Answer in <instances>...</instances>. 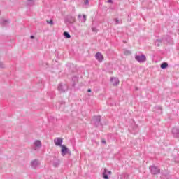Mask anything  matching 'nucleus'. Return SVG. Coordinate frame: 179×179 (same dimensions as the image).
<instances>
[{
    "instance_id": "8",
    "label": "nucleus",
    "mask_w": 179,
    "mask_h": 179,
    "mask_svg": "<svg viewBox=\"0 0 179 179\" xmlns=\"http://www.w3.org/2000/svg\"><path fill=\"white\" fill-rule=\"evenodd\" d=\"M61 148H62V150H61L62 156H65V155L71 152V150H69V149L65 145H62Z\"/></svg>"
},
{
    "instance_id": "24",
    "label": "nucleus",
    "mask_w": 179,
    "mask_h": 179,
    "mask_svg": "<svg viewBox=\"0 0 179 179\" xmlns=\"http://www.w3.org/2000/svg\"><path fill=\"white\" fill-rule=\"evenodd\" d=\"M83 22H86V15H83Z\"/></svg>"
},
{
    "instance_id": "33",
    "label": "nucleus",
    "mask_w": 179,
    "mask_h": 179,
    "mask_svg": "<svg viewBox=\"0 0 179 179\" xmlns=\"http://www.w3.org/2000/svg\"><path fill=\"white\" fill-rule=\"evenodd\" d=\"M72 22H75V17H72Z\"/></svg>"
},
{
    "instance_id": "13",
    "label": "nucleus",
    "mask_w": 179,
    "mask_h": 179,
    "mask_svg": "<svg viewBox=\"0 0 179 179\" xmlns=\"http://www.w3.org/2000/svg\"><path fill=\"white\" fill-rule=\"evenodd\" d=\"M34 144V146H36V148H41V141H40L39 140L35 141Z\"/></svg>"
},
{
    "instance_id": "1",
    "label": "nucleus",
    "mask_w": 179,
    "mask_h": 179,
    "mask_svg": "<svg viewBox=\"0 0 179 179\" xmlns=\"http://www.w3.org/2000/svg\"><path fill=\"white\" fill-rule=\"evenodd\" d=\"M135 59L137 62H139V64H143L146 62V56L144 54L136 55Z\"/></svg>"
},
{
    "instance_id": "15",
    "label": "nucleus",
    "mask_w": 179,
    "mask_h": 179,
    "mask_svg": "<svg viewBox=\"0 0 179 179\" xmlns=\"http://www.w3.org/2000/svg\"><path fill=\"white\" fill-rule=\"evenodd\" d=\"M169 66V64L167 62H163L161 65H160V68L162 69H166V68H167Z\"/></svg>"
},
{
    "instance_id": "5",
    "label": "nucleus",
    "mask_w": 179,
    "mask_h": 179,
    "mask_svg": "<svg viewBox=\"0 0 179 179\" xmlns=\"http://www.w3.org/2000/svg\"><path fill=\"white\" fill-rule=\"evenodd\" d=\"M40 164H41V163L38 159H34L31 162L32 169H38V167H40Z\"/></svg>"
},
{
    "instance_id": "11",
    "label": "nucleus",
    "mask_w": 179,
    "mask_h": 179,
    "mask_svg": "<svg viewBox=\"0 0 179 179\" xmlns=\"http://www.w3.org/2000/svg\"><path fill=\"white\" fill-rule=\"evenodd\" d=\"M172 134L174 138H179V129L174 127L172 129Z\"/></svg>"
},
{
    "instance_id": "32",
    "label": "nucleus",
    "mask_w": 179,
    "mask_h": 179,
    "mask_svg": "<svg viewBox=\"0 0 179 179\" xmlns=\"http://www.w3.org/2000/svg\"><path fill=\"white\" fill-rule=\"evenodd\" d=\"M3 22H4V23H8V20H4Z\"/></svg>"
},
{
    "instance_id": "12",
    "label": "nucleus",
    "mask_w": 179,
    "mask_h": 179,
    "mask_svg": "<svg viewBox=\"0 0 179 179\" xmlns=\"http://www.w3.org/2000/svg\"><path fill=\"white\" fill-rule=\"evenodd\" d=\"M59 164H61V161H59V159H55L53 161L54 167H59Z\"/></svg>"
},
{
    "instance_id": "10",
    "label": "nucleus",
    "mask_w": 179,
    "mask_h": 179,
    "mask_svg": "<svg viewBox=\"0 0 179 179\" xmlns=\"http://www.w3.org/2000/svg\"><path fill=\"white\" fill-rule=\"evenodd\" d=\"M110 80L112 82L113 86H118L120 85V80L117 78L112 77Z\"/></svg>"
},
{
    "instance_id": "36",
    "label": "nucleus",
    "mask_w": 179,
    "mask_h": 179,
    "mask_svg": "<svg viewBox=\"0 0 179 179\" xmlns=\"http://www.w3.org/2000/svg\"><path fill=\"white\" fill-rule=\"evenodd\" d=\"M64 1H66V0H64Z\"/></svg>"
},
{
    "instance_id": "3",
    "label": "nucleus",
    "mask_w": 179,
    "mask_h": 179,
    "mask_svg": "<svg viewBox=\"0 0 179 179\" xmlns=\"http://www.w3.org/2000/svg\"><path fill=\"white\" fill-rule=\"evenodd\" d=\"M150 171H151V174H153L154 176L160 174V169H159L157 166H151Z\"/></svg>"
},
{
    "instance_id": "30",
    "label": "nucleus",
    "mask_w": 179,
    "mask_h": 179,
    "mask_svg": "<svg viewBox=\"0 0 179 179\" xmlns=\"http://www.w3.org/2000/svg\"><path fill=\"white\" fill-rule=\"evenodd\" d=\"M30 38H31V39L34 38V36L31 35V36H30Z\"/></svg>"
},
{
    "instance_id": "2",
    "label": "nucleus",
    "mask_w": 179,
    "mask_h": 179,
    "mask_svg": "<svg viewBox=\"0 0 179 179\" xmlns=\"http://www.w3.org/2000/svg\"><path fill=\"white\" fill-rule=\"evenodd\" d=\"M92 121L95 127H99V125H101V116H94Z\"/></svg>"
},
{
    "instance_id": "14",
    "label": "nucleus",
    "mask_w": 179,
    "mask_h": 179,
    "mask_svg": "<svg viewBox=\"0 0 179 179\" xmlns=\"http://www.w3.org/2000/svg\"><path fill=\"white\" fill-rule=\"evenodd\" d=\"M162 42H163V39H157L155 41V45H157V47H160Z\"/></svg>"
},
{
    "instance_id": "31",
    "label": "nucleus",
    "mask_w": 179,
    "mask_h": 179,
    "mask_svg": "<svg viewBox=\"0 0 179 179\" xmlns=\"http://www.w3.org/2000/svg\"><path fill=\"white\" fill-rule=\"evenodd\" d=\"M72 79H73V80H76L77 78H76V77H73Z\"/></svg>"
},
{
    "instance_id": "21",
    "label": "nucleus",
    "mask_w": 179,
    "mask_h": 179,
    "mask_svg": "<svg viewBox=\"0 0 179 179\" xmlns=\"http://www.w3.org/2000/svg\"><path fill=\"white\" fill-rule=\"evenodd\" d=\"M48 23L52 26V24H54V21H52V20H50V22H48Z\"/></svg>"
},
{
    "instance_id": "35",
    "label": "nucleus",
    "mask_w": 179,
    "mask_h": 179,
    "mask_svg": "<svg viewBox=\"0 0 179 179\" xmlns=\"http://www.w3.org/2000/svg\"><path fill=\"white\" fill-rule=\"evenodd\" d=\"M73 86H75V83H74V84H73Z\"/></svg>"
},
{
    "instance_id": "20",
    "label": "nucleus",
    "mask_w": 179,
    "mask_h": 179,
    "mask_svg": "<svg viewBox=\"0 0 179 179\" xmlns=\"http://www.w3.org/2000/svg\"><path fill=\"white\" fill-rule=\"evenodd\" d=\"M92 31H93L94 33H97V31H98L97 28H96V27H92Z\"/></svg>"
},
{
    "instance_id": "23",
    "label": "nucleus",
    "mask_w": 179,
    "mask_h": 179,
    "mask_svg": "<svg viewBox=\"0 0 179 179\" xmlns=\"http://www.w3.org/2000/svg\"><path fill=\"white\" fill-rule=\"evenodd\" d=\"M84 5H89V0H85Z\"/></svg>"
},
{
    "instance_id": "26",
    "label": "nucleus",
    "mask_w": 179,
    "mask_h": 179,
    "mask_svg": "<svg viewBox=\"0 0 179 179\" xmlns=\"http://www.w3.org/2000/svg\"><path fill=\"white\" fill-rule=\"evenodd\" d=\"M108 3H113V0H108Z\"/></svg>"
},
{
    "instance_id": "9",
    "label": "nucleus",
    "mask_w": 179,
    "mask_h": 179,
    "mask_svg": "<svg viewBox=\"0 0 179 179\" xmlns=\"http://www.w3.org/2000/svg\"><path fill=\"white\" fill-rule=\"evenodd\" d=\"M111 174V171H108L106 168L104 169L103 172V178L104 179H110L108 175Z\"/></svg>"
},
{
    "instance_id": "22",
    "label": "nucleus",
    "mask_w": 179,
    "mask_h": 179,
    "mask_svg": "<svg viewBox=\"0 0 179 179\" xmlns=\"http://www.w3.org/2000/svg\"><path fill=\"white\" fill-rule=\"evenodd\" d=\"M0 68H5V64L0 62Z\"/></svg>"
},
{
    "instance_id": "19",
    "label": "nucleus",
    "mask_w": 179,
    "mask_h": 179,
    "mask_svg": "<svg viewBox=\"0 0 179 179\" xmlns=\"http://www.w3.org/2000/svg\"><path fill=\"white\" fill-rule=\"evenodd\" d=\"M166 41H168V43H171L173 41V39H171V38H170V36H167L166 38Z\"/></svg>"
},
{
    "instance_id": "28",
    "label": "nucleus",
    "mask_w": 179,
    "mask_h": 179,
    "mask_svg": "<svg viewBox=\"0 0 179 179\" xmlns=\"http://www.w3.org/2000/svg\"><path fill=\"white\" fill-rule=\"evenodd\" d=\"M102 143H103V145H106V141H105V140H102Z\"/></svg>"
},
{
    "instance_id": "29",
    "label": "nucleus",
    "mask_w": 179,
    "mask_h": 179,
    "mask_svg": "<svg viewBox=\"0 0 179 179\" xmlns=\"http://www.w3.org/2000/svg\"><path fill=\"white\" fill-rule=\"evenodd\" d=\"M87 92H88V93H90V92H92V90L91 89H88Z\"/></svg>"
},
{
    "instance_id": "4",
    "label": "nucleus",
    "mask_w": 179,
    "mask_h": 179,
    "mask_svg": "<svg viewBox=\"0 0 179 179\" xmlns=\"http://www.w3.org/2000/svg\"><path fill=\"white\" fill-rule=\"evenodd\" d=\"M57 89L60 93H65L68 90V85L59 84Z\"/></svg>"
},
{
    "instance_id": "27",
    "label": "nucleus",
    "mask_w": 179,
    "mask_h": 179,
    "mask_svg": "<svg viewBox=\"0 0 179 179\" xmlns=\"http://www.w3.org/2000/svg\"><path fill=\"white\" fill-rule=\"evenodd\" d=\"M81 17H82V15L79 14V15H78V19H80Z\"/></svg>"
},
{
    "instance_id": "17",
    "label": "nucleus",
    "mask_w": 179,
    "mask_h": 179,
    "mask_svg": "<svg viewBox=\"0 0 179 179\" xmlns=\"http://www.w3.org/2000/svg\"><path fill=\"white\" fill-rule=\"evenodd\" d=\"M28 1V5L30 6H32V5H34V1L33 0H27Z\"/></svg>"
},
{
    "instance_id": "16",
    "label": "nucleus",
    "mask_w": 179,
    "mask_h": 179,
    "mask_svg": "<svg viewBox=\"0 0 179 179\" xmlns=\"http://www.w3.org/2000/svg\"><path fill=\"white\" fill-rule=\"evenodd\" d=\"M63 34L65 38H71V34L69 32L64 31Z\"/></svg>"
},
{
    "instance_id": "18",
    "label": "nucleus",
    "mask_w": 179,
    "mask_h": 179,
    "mask_svg": "<svg viewBox=\"0 0 179 179\" xmlns=\"http://www.w3.org/2000/svg\"><path fill=\"white\" fill-rule=\"evenodd\" d=\"M114 22H115V24H120L121 23V21H120L118 19L115 18Z\"/></svg>"
},
{
    "instance_id": "6",
    "label": "nucleus",
    "mask_w": 179,
    "mask_h": 179,
    "mask_svg": "<svg viewBox=\"0 0 179 179\" xmlns=\"http://www.w3.org/2000/svg\"><path fill=\"white\" fill-rule=\"evenodd\" d=\"M64 142V140L61 138H56L54 139V143L55 145V146H64L62 145V143Z\"/></svg>"
},
{
    "instance_id": "34",
    "label": "nucleus",
    "mask_w": 179,
    "mask_h": 179,
    "mask_svg": "<svg viewBox=\"0 0 179 179\" xmlns=\"http://www.w3.org/2000/svg\"><path fill=\"white\" fill-rule=\"evenodd\" d=\"M128 52V54H131V52Z\"/></svg>"
},
{
    "instance_id": "7",
    "label": "nucleus",
    "mask_w": 179,
    "mask_h": 179,
    "mask_svg": "<svg viewBox=\"0 0 179 179\" xmlns=\"http://www.w3.org/2000/svg\"><path fill=\"white\" fill-rule=\"evenodd\" d=\"M95 58L97 61H99V62H103V61L104 60V56H103V55L100 52L96 53Z\"/></svg>"
},
{
    "instance_id": "25",
    "label": "nucleus",
    "mask_w": 179,
    "mask_h": 179,
    "mask_svg": "<svg viewBox=\"0 0 179 179\" xmlns=\"http://www.w3.org/2000/svg\"><path fill=\"white\" fill-rule=\"evenodd\" d=\"M155 108H157V110H160V111H162L161 106H157V107H155Z\"/></svg>"
}]
</instances>
